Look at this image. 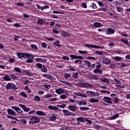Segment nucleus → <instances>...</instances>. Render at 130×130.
Listing matches in <instances>:
<instances>
[{"instance_id": "55", "label": "nucleus", "mask_w": 130, "mask_h": 130, "mask_svg": "<svg viewBox=\"0 0 130 130\" xmlns=\"http://www.w3.org/2000/svg\"><path fill=\"white\" fill-rule=\"evenodd\" d=\"M11 108H12V109H14V110H15V111H17L19 107H15V106H12V107H11Z\"/></svg>"}, {"instance_id": "8", "label": "nucleus", "mask_w": 130, "mask_h": 130, "mask_svg": "<svg viewBox=\"0 0 130 130\" xmlns=\"http://www.w3.org/2000/svg\"><path fill=\"white\" fill-rule=\"evenodd\" d=\"M70 57L71 58H74V59H81L83 60L84 59V58L81 56H77L76 55H70Z\"/></svg>"}, {"instance_id": "26", "label": "nucleus", "mask_w": 130, "mask_h": 130, "mask_svg": "<svg viewBox=\"0 0 130 130\" xmlns=\"http://www.w3.org/2000/svg\"><path fill=\"white\" fill-rule=\"evenodd\" d=\"M101 81H102V82H104L105 83H109V81L105 78H101Z\"/></svg>"}, {"instance_id": "19", "label": "nucleus", "mask_w": 130, "mask_h": 130, "mask_svg": "<svg viewBox=\"0 0 130 130\" xmlns=\"http://www.w3.org/2000/svg\"><path fill=\"white\" fill-rule=\"evenodd\" d=\"M36 114L38 115H44V116H45L46 115V114H45V113H44L41 111H37Z\"/></svg>"}, {"instance_id": "35", "label": "nucleus", "mask_w": 130, "mask_h": 130, "mask_svg": "<svg viewBox=\"0 0 130 130\" xmlns=\"http://www.w3.org/2000/svg\"><path fill=\"white\" fill-rule=\"evenodd\" d=\"M60 42L59 41H57L55 42L54 43V45L56 46H57L58 47H59V46H61V45L59 44Z\"/></svg>"}, {"instance_id": "56", "label": "nucleus", "mask_w": 130, "mask_h": 130, "mask_svg": "<svg viewBox=\"0 0 130 130\" xmlns=\"http://www.w3.org/2000/svg\"><path fill=\"white\" fill-rule=\"evenodd\" d=\"M26 61L28 63H31V62H33L34 60H32L31 58H29L28 59H27Z\"/></svg>"}, {"instance_id": "21", "label": "nucleus", "mask_w": 130, "mask_h": 130, "mask_svg": "<svg viewBox=\"0 0 130 130\" xmlns=\"http://www.w3.org/2000/svg\"><path fill=\"white\" fill-rule=\"evenodd\" d=\"M93 72L95 73V74H98V73H99V74H102L103 73L102 70L98 69H95L93 71Z\"/></svg>"}, {"instance_id": "7", "label": "nucleus", "mask_w": 130, "mask_h": 130, "mask_svg": "<svg viewBox=\"0 0 130 130\" xmlns=\"http://www.w3.org/2000/svg\"><path fill=\"white\" fill-rule=\"evenodd\" d=\"M64 92H66V90L62 88L56 89L55 90V93H57V94H58L59 95H60V94L64 93Z\"/></svg>"}, {"instance_id": "23", "label": "nucleus", "mask_w": 130, "mask_h": 130, "mask_svg": "<svg viewBox=\"0 0 130 130\" xmlns=\"http://www.w3.org/2000/svg\"><path fill=\"white\" fill-rule=\"evenodd\" d=\"M36 61H38L39 62H44L45 61V59H43L41 58H36Z\"/></svg>"}, {"instance_id": "39", "label": "nucleus", "mask_w": 130, "mask_h": 130, "mask_svg": "<svg viewBox=\"0 0 130 130\" xmlns=\"http://www.w3.org/2000/svg\"><path fill=\"white\" fill-rule=\"evenodd\" d=\"M20 94H21V96H22V97H24V98H27V94L24 92L22 91Z\"/></svg>"}, {"instance_id": "36", "label": "nucleus", "mask_w": 130, "mask_h": 130, "mask_svg": "<svg viewBox=\"0 0 130 130\" xmlns=\"http://www.w3.org/2000/svg\"><path fill=\"white\" fill-rule=\"evenodd\" d=\"M37 23H38V25H43V21L41 19H38L37 21Z\"/></svg>"}, {"instance_id": "41", "label": "nucleus", "mask_w": 130, "mask_h": 130, "mask_svg": "<svg viewBox=\"0 0 130 130\" xmlns=\"http://www.w3.org/2000/svg\"><path fill=\"white\" fill-rule=\"evenodd\" d=\"M44 77L45 78H46L47 79H51L52 78V76H50V75H48V74L44 75Z\"/></svg>"}, {"instance_id": "60", "label": "nucleus", "mask_w": 130, "mask_h": 130, "mask_svg": "<svg viewBox=\"0 0 130 130\" xmlns=\"http://www.w3.org/2000/svg\"><path fill=\"white\" fill-rule=\"evenodd\" d=\"M42 47H44L45 48H46L47 47V45H46V44L45 43H42Z\"/></svg>"}, {"instance_id": "47", "label": "nucleus", "mask_w": 130, "mask_h": 130, "mask_svg": "<svg viewBox=\"0 0 130 130\" xmlns=\"http://www.w3.org/2000/svg\"><path fill=\"white\" fill-rule=\"evenodd\" d=\"M70 77H71V74H70L66 73L64 75V78L66 79H69V78H70Z\"/></svg>"}, {"instance_id": "6", "label": "nucleus", "mask_w": 130, "mask_h": 130, "mask_svg": "<svg viewBox=\"0 0 130 130\" xmlns=\"http://www.w3.org/2000/svg\"><path fill=\"white\" fill-rule=\"evenodd\" d=\"M103 63H105L106 64H110L111 63V60L108 59V58H105L102 60Z\"/></svg>"}, {"instance_id": "44", "label": "nucleus", "mask_w": 130, "mask_h": 130, "mask_svg": "<svg viewBox=\"0 0 130 130\" xmlns=\"http://www.w3.org/2000/svg\"><path fill=\"white\" fill-rule=\"evenodd\" d=\"M118 116H119V115L118 114H116V115L112 116L111 117V119H115L117 118V117H118Z\"/></svg>"}, {"instance_id": "31", "label": "nucleus", "mask_w": 130, "mask_h": 130, "mask_svg": "<svg viewBox=\"0 0 130 130\" xmlns=\"http://www.w3.org/2000/svg\"><path fill=\"white\" fill-rule=\"evenodd\" d=\"M79 53H81V54H88V52L87 51H79Z\"/></svg>"}, {"instance_id": "13", "label": "nucleus", "mask_w": 130, "mask_h": 130, "mask_svg": "<svg viewBox=\"0 0 130 130\" xmlns=\"http://www.w3.org/2000/svg\"><path fill=\"white\" fill-rule=\"evenodd\" d=\"M68 109H70L71 111L75 112L77 110V106H69L68 107Z\"/></svg>"}, {"instance_id": "20", "label": "nucleus", "mask_w": 130, "mask_h": 130, "mask_svg": "<svg viewBox=\"0 0 130 130\" xmlns=\"http://www.w3.org/2000/svg\"><path fill=\"white\" fill-rule=\"evenodd\" d=\"M48 109H50L51 110H58V108L53 106H49Z\"/></svg>"}, {"instance_id": "49", "label": "nucleus", "mask_w": 130, "mask_h": 130, "mask_svg": "<svg viewBox=\"0 0 130 130\" xmlns=\"http://www.w3.org/2000/svg\"><path fill=\"white\" fill-rule=\"evenodd\" d=\"M35 100L36 101H40V97H39L38 95H36L35 98Z\"/></svg>"}, {"instance_id": "37", "label": "nucleus", "mask_w": 130, "mask_h": 130, "mask_svg": "<svg viewBox=\"0 0 130 130\" xmlns=\"http://www.w3.org/2000/svg\"><path fill=\"white\" fill-rule=\"evenodd\" d=\"M80 110H82V111H86V110H89V108L88 107H80Z\"/></svg>"}, {"instance_id": "5", "label": "nucleus", "mask_w": 130, "mask_h": 130, "mask_svg": "<svg viewBox=\"0 0 130 130\" xmlns=\"http://www.w3.org/2000/svg\"><path fill=\"white\" fill-rule=\"evenodd\" d=\"M84 46L88 48H90V47H91V48H100V46H99L93 45L89 44H85Z\"/></svg>"}, {"instance_id": "27", "label": "nucleus", "mask_w": 130, "mask_h": 130, "mask_svg": "<svg viewBox=\"0 0 130 130\" xmlns=\"http://www.w3.org/2000/svg\"><path fill=\"white\" fill-rule=\"evenodd\" d=\"M30 46V47H31V48H33V49H36V50H37V49H38V47L35 44H31Z\"/></svg>"}, {"instance_id": "4", "label": "nucleus", "mask_w": 130, "mask_h": 130, "mask_svg": "<svg viewBox=\"0 0 130 130\" xmlns=\"http://www.w3.org/2000/svg\"><path fill=\"white\" fill-rule=\"evenodd\" d=\"M87 94H88V96L90 97V96H99L100 94L98 92H95L94 91H86Z\"/></svg>"}, {"instance_id": "46", "label": "nucleus", "mask_w": 130, "mask_h": 130, "mask_svg": "<svg viewBox=\"0 0 130 130\" xmlns=\"http://www.w3.org/2000/svg\"><path fill=\"white\" fill-rule=\"evenodd\" d=\"M78 76H79L78 73H76L73 75L72 77L73 78H74V79H77V78H78Z\"/></svg>"}, {"instance_id": "63", "label": "nucleus", "mask_w": 130, "mask_h": 130, "mask_svg": "<svg viewBox=\"0 0 130 130\" xmlns=\"http://www.w3.org/2000/svg\"><path fill=\"white\" fill-rule=\"evenodd\" d=\"M50 101H56V100H57V99L54 98H52L51 99L49 100Z\"/></svg>"}, {"instance_id": "1", "label": "nucleus", "mask_w": 130, "mask_h": 130, "mask_svg": "<svg viewBox=\"0 0 130 130\" xmlns=\"http://www.w3.org/2000/svg\"><path fill=\"white\" fill-rule=\"evenodd\" d=\"M39 121H40L39 118L34 116L30 118L29 123H31L32 124H34V123H38Z\"/></svg>"}, {"instance_id": "51", "label": "nucleus", "mask_w": 130, "mask_h": 130, "mask_svg": "<svg viewBox=\"0 0 130 130\" xmlns=\"http://www.w3.org/2000/svg\"><path fill=\"white\" fill-rule=\"evenodd\" d=\"M114 81H115L116 84H120V81H119V80L118 79H115Z\"/></svg>"}, {"instance_id": "9", "label": "nucleus", "mask_w": 130, "mask_h": 130, "mask_svg": "<svg viewBox=\"0 0 130 130\" xmlns=\"http://www.w3.org/2000/svg\"><path fill=\"white\" fill-rule=\"evenodd\" d=\"M103 100L105 101V102H107V103H109L110 104L112 103V102H111V99H110L109 97L104 96Z\"/></svg>"}, {"instance_id": "3", "label": "nucleus", "mask_w": 130, "mask_h": 130, "mask_svg": "<svg viewBox=\"0 0 130 130\" xmlns=\"http://www.w3.org/2000/svg\"><path fill=\"white\" fill-rule=\"evenodd\" d=\"M17 56L19 57V58H28V57H29L30 56L29 54H23L21 53H17Z\"/></svg>"}, {"instance_id": "2", "label": "nucleus", "mask_w": 130, "mask_h": 130, "mask_svg": "<svg viewBox=\"0 0 130 130\" xmlns=\"http://www.w3.org/2000/svg\"><path fill=\"white\" fill-rule=\"evenodd\" d=\"M6 88L7 90H10V89H17V86H16V85L12 83H8L6 86Z\"/></svg>"}, {"instance_id": "58", "label": "nucleus", "mask_w": 130, "mask_h": 130, "mask_svg": "<svg viewBox=\"0 0 130 130\" xmlns=\"http://www.w3.org/2000/svg\"><path fill=\"white\" fill-rule=\"evenodd\" d=\"M83 85H84V83L80 82L77 83V86L79 87H83Z\"/></svg>"}, {"instance_id": "64", "label": "nucleus", "mask_w": 130, "mask_h": 130, "mask_svg": "<svg viewBox=\"0 0 130 130\" xmlns=\"http://www.w3.org/2000/svg\"><path fill=\"white\" fill-rule=\"evenodd\" d=\"M126 59H129L130 60V55H127L125 56Z\"/></svg>"}, {"instance_id": "50", "label": "nucleus", "mask_w": 130, "mask_h": 130, "mask_svg": "<svg viewBox=\"0 0 130 130\" xmlns=\"http://www.w3.org/2000/svg\"><path fill=\"white\" fill-rule=\"evenodd\" d=\"M60 98H61V99H66L67 95L65 94H62L60 96Z\"/></svg>"}, {"instance_id": "45", "label": "nucleus", "mask_w": 130, "mask_h": 130, "mask_svg": "<svg viewBox=\"0 0 130 130\" xmlns=\"http://www.w3.org/2000/svg\"><path fill=\"white\" fill-rule=\"evenodd\" d=\"M57 107H60V108H65L66 105V104H63L61 105H57Z\"/></svg>"}, {"instance_id": "34", "label": "nucleus", "mask_w": 130, "mask_h": 130, "mask_svg": "<svg viewBox=\"0 0 130 130\" xmlns=\"http://www.w3.org/2000/svg\"><path fill=\"white\" fill-rule=\"evenodd\" d=\"M36 67L39 68V69H42V64L40 63H37L36 64Z\"/></svg>"}, {"instance_id": "11", "label": "nucleus", "mask_w": 130, "mask_h": 130, "mask_svg": "<svg viewBox=\"0 0 130 130\" xmlns=\"http://www.w3.org/2000/svg\"><path fill=\"white\" fill-rule=\"evenodd\" d=\"M115 30L113 28H108V30H107V34L108 35H110L111 34H113L115 33Z\"/></svg>"}, {"instance_id": "43", "label": "nucleus", "mask_w": 130, "mask_h": 130, "mask_svg": "<svg viewBox=\"0 0 130 130\" xmlns=\"http://www.w3.org/2000/svg\"><path fill=\"white\" fill-rule=\"evenodd\" d=\"M114 60L120 61V60H121V58L120 57L116 56L114 57Z\"/></svg>"}, {"instance_id": "16", "label": "nucleus", "mask_w": 130, "mask_h": 130, "mask_svg": "<svg viewBox=\"0 0 130 130\" xmlns=\"http://www.w3.org/2000/svg\"><path fill=\"white\" fill-rule=\"evenodd\" d=\"M92 26H94V27H95L96 28H100V27H102V24L99 22H95L94 23L93 25H92Z\"/></svg>"}, {"instance_id": "12", "label": "nucleus", "mask_w": 130, "mask_h": 130, "mask_svg": "<svg viewBox=\"0 0 130 130\" xmlns=\"http://www.w3.org/2000/svg\"><path fill=\"white\" fill-rule=\"evenodd\" d=\"M75 94L76 96H80V97H82V98H87L86 94L82 92H75Z\"/></svg>"}, {"instance_id": "42", "label": "nucleus", "mask_w": 130, "mask_h": 130, "mask_svg": "<svg viewBox=\"0 0 130 130\" xmlns=\"http://www.w3.org/2000/svg\"><path fill=\"white\" fill-rule=\"evenodd\" d=\"M50 120H51L52 121H54V120H55V119H56V116H55V115L54 116H52L50 118Z\"/></svg>"}, {"instance_id": "29", "label": "nucleus", "mask_w": 130, "mask_h": 130, "mask_svg": "<svg viewBox=\"0 0 130 130\" xmlns=\"http://www.w3.org/2000/svg\"><path fill=\"white\" fill-rule=\"evenodd\" d=\"M14 71H15V72H17V73H22V71H21V69L19 68H17V67L14 68Z\"/></svg>"}, {"instance_id": "38", "label": "nucleus", "mask_w": 130, "mask_h": 130, "mask_svg": "<svg viewBox=\"0 0 130 130\" xmlns=\"http://www.w3.org/2000/svg\"><path fill=\"white\" fill-rule=\"evenodd\" d=\"M52 96H53L52 94H51L50 93H48L44 96L45 98H51V97H52Z\"/></svg>"}, {"instance_id": "24", "label": "nucleus", "mask_w": 130, "mask_h": 130, "mask_svg": "<svg viewBox=\"0 0 130 130\" xmlns=\"http://www.w3.org/2000/svg\"><path fill=\"white\" fill-rule=\"evenodd\" d=\"M89 101L91 103H97L98 102H99V100H98L96 99H91Z\"/></svg>"}, {"instance_id": "10", "label": "nucleus", "mask_w": 130, "mask_h": 130, "mask_svg": "<svg viewBox=\"0 0 130 130\" xmlns=\"http://www.w3.org/2000/svg\"><path fill=\"white\" fill-rule=\"evenodd\" d=\"M7 111L9 115H14V116H15V115H17L16 112H15V111H14L13 110L11 109H8Z\"/></svg>"}, {"instance_id": "48", "label": "nucleus", "mask_w": 130, "mask_h": 130, "mask_svg": "<svg viewBox=\"0 0 130 130\" xmlns=\"http://www.w3.org/2000/svg\"><path fill=\"white\" fill-rule=\"evenodd\" d=\"M41 71H42L43 73H47V69L45 67L42 69Z\"/></svg>"}, {"instance_id": "61", "label": "nucleus", "mask_w": 130, "mask_h": 130, "mask_svg": "<svg viewBox=\"0 0 130 130\" xmlns=\"http://www.w3.org/2000/svg\"><path fill=\"white\" fill-rule=\"evenodd\" d=\"M17 6H19V7H23L24 6V4L22 3H17Z\"/></svg>"}, {"instance_id": "15", "label": "nucleus", "mask_w": 130, "mask_h": 130, "mask_svg": "<svg viewBox=\"0 0 130 130\" xmlns=\"http://www.w3.org/2000/svg\"><path fill=\"white\" fill-rule=\"evenodd\" d=\"M77 103H78L79 105H87V102L84 101H78Z\"/></svg>"}, {"instance_id": "57", "label": "nucleus", "mask_w": 130, "mask_h": 130, "mask_svg": "<svg viewBox=\"0 0 130 130\" xmlns=\"http://www.w3.org/2000/svg\"><path fill=\"white\" fill-rule=\"evenodd\" d=\"M98 4L99 6H100L101 7H103V3H102V2L101 1H98Z\"/></svg>"}, {"instance_id": "33", "label": "nucleus", "mask_w": 130, "mask_h": 130, "mask_svg": "<svg viewBox=\"0 0 130 130\" xmlns=\"http://www.w3.org/2000/svg\"><path fill=\"white\" fill-rule=\"evenodd\" d=\"M7 117L8 118H10L11 119H14V120H18V119L17 118L14 117L12 116L7 115Z\"/></svg>"}, {"instance_id": "28", "label": "nucleus", "mask_w": 130, "mask_h": 130, "mask_svg": "<svg viewBox=\"0 0 130 130\" xmlns=\"http://www.w3.org/2000/svg\"><path fill=\"white\" fill-rule=\"evenodd\" d=\"M3 79L6 81H11V78H10V76H5L3 77Z\"/></svg>"}, {"instance_id": "40", "label": "nucleus", "mask_w": 130, "mask_h": 130, "mask_svg": "<svg viewBox=\"0 0 130 130\" xmlns=\"http://www.w3.org/2000/svg\"><path fill=\"white\" fill-rule=\"evenodd\" d=\"M117 10L118 12H119L120 13H122V12H123V10H122V8L120 7H117Z\"/></svg>"}, {"instance_id": "25", "label": "nucleus", "mask_w": 130, "mask_h": 130, "mask_svg": "<svg viewBox=\"0 0 130 130\" xmlns=\"http://www.w3.org/2000/svg\"><path fill=\"white\" fill-rule=\"evenodd\" d=\"M121 41L123 42L125 44H126V45H128V46H129V44H128V41L125 40L124 39H122L121 40Z\"/></svg>"}, {"instance_id": "62", "label": "nucleus", "mask_w": 130, "mask_h": 130, "mask_svg": "<svg viewBox=\"0 0 130 130\" xmlns=\"http://www.w3.org/2000/svg\"><path fill=\"white\" fill-rule=\"evenodd\" d=\"M92 9H94L95 10H96V9H97V6L94 3H93Z\"/></svg>"}, {"instance_id": "22", "label": "nucleus", "mask_w": 130, "mask_h": 130, "mask_svg": "<svg viewBox=\"0 0 130 130\" xmlns=\"http://www.w3.org/2000/svg\"><path fill=\"white\" fill-rule=\"evenodd\" d=\"M83 87L84 88H92V85L89 84L83 83Z\"/></svg>"}, {"instance_id": "14", "label": "nucleus", "mask_w": 130, "mask_h": 130, "mask_svg": "<svg viewBox=\"0 0 130 130\" xmlns=\"http://www.w3.org/2000/svg\"><path fill=\"white\" fill-rule=\"evenodd\" d=\"M19 106H20V107H21V108H22V109L26 112H28V111H30V108H26L25 105H19Z\"/></svg>"}, {"instance_id": "32", "label": "nucleus", "mask_w": 130, "mask_h": 130, "mask_svg": "<svg viewBox=\"0 0 130 130\" xmlns=\"http://www.w3.org/2000/svg\"><path fill=\"white\" fill-rule=\"evenodd\" d=\"M85 63L88 67V68H90L91 66V63L89 61L85 60L84 61Z\"/></svg>"}, {"instance_id": "59", "label": "nucleus", "mask_w": 130, "mask_h": 130, "mask_svg": "<svg viewBox=\"0 0 130 130\" xmlns=\"http://www.w3.org/2000/svg\"><path fill=\"white\" fill-rule=\"evenodd\" d=\"M21 122L24 123V124H27V121L25 119L20 120Z\"/></svg>"}, {"instance_id": "18", "label": "nucleus", "mask_w": 130, "mask_h": 130, "mask_svg": "<svg viewBox=\"0 0 130 130\" xmlns=\"http://www.w3.org/2000/svg\"><path fill=\"white\" fill-rule=\"evenodd\" d=\"M62 111L65 115H68V116H71V115H72L71 112H70L69 110H62Z\"/></svg>"}, {"instance_id": "30", "label": "nucleus", "mask_w": 130, "mask_h": 130, "mask_svg": "<svg viewBox=\"0 0 130 130\" xmlns=\"http://www.w3.org/2000/svg\"><path fill=\"white\" fill-rule=\"evenodd\" d=\"M96 54H99V55H103L104 54V52L96 51H95Z\"/></svg>"}, {"instance_id": "54", "label": "nucleus", "mask_w": 130, "mask_h": 130, "mask_svg": "<svg viewBox=\"0 0 130 130\" xmlns=\"http://www.w3.org/2000/svg\"><path fill=\"white\" fill-rule=\"evenodd\" d=\"M52 31L53 33H55V34H58V33H59V31L55 29H53Z\"/></svg>"}, {"instance_id": "53", "label": "nucleus", "mask_w": 130, "mask_h": 130, "mask_svg": "<svg viewBox=\"0 0 130 130\" xmlns=\"http://www.w3.org/2000/svg\"><path fill=\"white\" fill-rule=\"evenodd\" d=\"M44 86L45 88L46 89H47V90H48V89H50V85L44 84Z\"/></svg>"}, {"instance_id": "52", "label": "nucleus", "mask_w": 130, "mask_h": 130, "mask_svg": "<svg viewBox=\"0 0 130 130\" xmlns=\"http://www.w3.org/2000/svg\"><path fill=\"white\" fill-rule=\"evenodd\" d=\"M10 77L12 79H13V80H16V79H17V77H16L14 74L10 75Z\"/></svg>"}, {"instance_id": "17", "label": "nucleus", "mask_w": 130, "mask_h": 130, "mask_svg": "<svg viewBox=\"0 0 130 130\" xmlns=\"http://www.w3.org/2000/svg\"><path fill=\"white\" fill-rule=\"evenodd\" d=\"M86 119L83 117H78L77 118V121H80L81 122H86Z\"/></svg>"}]
</instances>
